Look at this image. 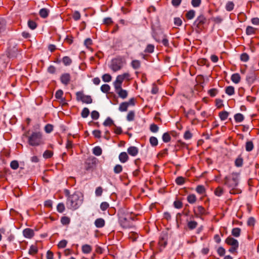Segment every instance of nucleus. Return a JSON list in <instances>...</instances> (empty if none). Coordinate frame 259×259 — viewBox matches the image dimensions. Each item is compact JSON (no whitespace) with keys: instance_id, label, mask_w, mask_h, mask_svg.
I'll return each mask as SVG.
<instances>
[{"instance_id":"f257e3e1","label":"nucleus","mask_w":259,"mask_h":259,"mask_svg":"<svg viewBox=\"0 0 259 259\" xmlns=\"http://www.w3.org/2000/svg\"><path fill=\"white\" fill-rule=\"evenodd\" d=\"M83 200L82 194L78 191L75 192L71 196L67 198L66 206L69 209L76 210L81 205Z\"/></svg>"},{"instance_id":"f03ea898","label":"nucleus","mask_w":259,"mask_h":259,"mask_svg":"<svg viewBox=\"0 0 259 259\" xmlns=\"http://www.w3.org/2000/svg\"><path fill=\"white\" fill-rule=\"evenodd\" d=\"M225 184L230 189V193L232 194H236L241 193L240 190L237 189L238 186V179L236 177L229 179L227 177L225 179Z\"/></svg>"},{"instance_id":"7ed1b4c3","label":"nucleus","mask_w":259,"mask_h":259,"mask_svg":"<svg viewBox=\"0 0 259 259\" xmlns=\"http://www.w3.org/2000/svg\"><path fill=\"white\" fill-rule=\"evenodd\" d=\"M28 143L32 146H36L43 143L42 135L40 132H33L28 137Z\"/></svg>"},{"instance_id":"20e7f679","label":"nucleus","mask_w":259,"mask_h":259,"mask_svg":"<svg viewBox=\"0 0 259 259\" xmlns=\"http://www.w3.org/2000/svg\"><path fill=\"white\" fill-rule=\"evenodd\" d=\"M124 64V61L122 58L118 57L111 60L110 65V69L114 72L120 70Z\"/></svg>"},{"instance_id":"39448f33","label":"nucleus","mask_w":259,"mask_h":259,"mask_svg":"<svg viewBox=\"0 0 259 259\" xmlns=\"http://www.w3.org/2000/svg\"><path fill=\"white\" fill-rule=\"evenodd\" d=\"M98 161V159L94 156L88 157L84 163L85 169L87 171H93L96 167Z\"/></svg>"},{"instance_id":"423d86ee","label":"nucleus","mask_w":259,"mask_h":259,"mask_svg":"<svg viewBox=\"0 0 259 259\" xmlns=\"http://www.w3.org/2000/svg\"><path fill=\"white\" fill-rule=\"evenodd\" d=\"M76 100L81 101L83 103L91 104L93 100L91 96L85 95L83 92H77L76 93Z\"/></svg>"},{"instance_id":"0eeeda50","label":"nucleus","mask_w":259,"mask_h":259,"mask_svg":"<svg viewBox=\"0 0 259 259\" xmlns=\"http://www.w3.org/2000/svg\"><path fill=\"white\" fill-rule=\"evenodd\" d=\"M133 219L131 217H125L124 216H120L119 218V223L120 226L124 228H128L132 226Z\"/></svg>"},{"instance_id":"6e6552de","label":"nucleus","mask_w":259,"mask_h":259,"mask_svg":"<svg viewBox=\"0 0 259 259\" xmlns=\"http://www.w3.org/2000/svg\"><path fill=\"white\" fill-rule=\"evenodd\" d=\"M161 35L162 36L160 37V36L157 35L156 32H154L152 34V36L157 42H161L163 46L168 47L169 46V41L166 36L162 33H161Z\"/></svg>"},{"instance_id":"1a4fd4ad","label":"nucleus","mask_w":259,"mask_h":259,"mask_svg":"<svg viewBox=\"0 0 259 259\" xmlns=\"http://www.w3.org/2000/svg\"><path fill=\"white\" fill-rule=\"evenodd\" d=\"M206 19L203 15L199 16L193 23V26L199 29H201L203 25L206 23Z\"/></svg>"},{"instance_id":"9d476101","label":"nucleus","mask_w":259,"mask_h":259,"mask_svg":"<svg viewBox=\"0 0 259 259\" xmlns=\"http://www.w3.org/2000/svg\"><path fill=\"white\" fill-rule=\"evenodd\" d=\"M168 234L167 231L162 232L159 237V244L161 247L164 248L167 245Z\"/></svg>"},{"instance_id":"9b49d317","label":"nucleus","mask_w":259,"mask_h":259,"mask_svg":"<svg viewBox=\"0 0 259 259\" xmlns=\"http://www.w3.org/2000/svg\"><path fill=\"white\" fill-rule=\"evenodd\" d=\"M71 76L69 73H63L60 76V81L64 85H68L70 81Z\"/></svg>"},{"instance_id":"f8f14e48","label":"nucleus","mask_w":259,"mask_h":259,"mask_svg":"<svg viewBox=\"0 0 259 259\" xmlns=\"http://www.w3.org/2000/svg\"><path fill=\"white\" fill-rule=\"evenodd\" d=\"M23 235L25 238L31 239L34 236V232L30 228H26L23 231Z\"/></svg>"},{"instance_id":"ddd939ff","label":"nucleus","mask_w":259,"mask_h":259,"mask_svg":"<svg viewBox=\"0 0 259 259\" xmlns=\"http://www.w3.org/2000/svg\"><path fill=\"white\" fill-rule=\"evenodd\" d=\"M194 212L196 218H199L200 215L205 214L206 211L203 206H198L196 209H194Z\"/></svg>"},{"instance_id":"4468645a","label":"nucleus","mask_w":259,"mask_h":259,"mask_svg":"<svg viewBox=\"0 0 259 259\" xmlns=\"http://www.w3.org/2000/svg\"><path fill=\"white\" fill-rule=\"evenodd\" d=\"M225 242L231 246L239 247V243L237 240L231 237H228L225 240Z\"/></svg>"},{"instance_id":"2eb2a0df","label":"nucleus","mask_w":259,"mask_h":259,"mask_svg":"<svg viewBox=\"0 0 259 259\" xmlns=\"http://www.w3.org/2000/svg\"><path fill=\"white\" fill-rule=\"evenodd\" d=\"M124 79L122 76L121 75H119L116 77L115 81L114 82V87L115 89H120L121 87V84L122 82L123 81Z\"/></svg>"},{"instance_id":"dca6fc26","label":"nucleus","mask_w":259,"mask_h":259,"mask_svg":"<svg viewBox=\"0 0 259 259\" xmlns=\"http://www.w3.org/2000/svg\"><path fill=\"white\" fill-rule=\"evenodd\" d=\"M116 93L118 94V96L122 98V99H125L128 95L127 92L122 89L120 87V89H115Z\"/></svg>"},{"instance_id":"f3484780","label":"nucleus","mask_w":259,"mask_h":259,"mask_svg":"<svg viewBox=\"0 0 259 259\" xmlns=\"http://www.w3.org/2000/svg\"><path fill=\"white\" fill-rule=\"evenodd\" d=\"M256 79V75L254 71H250L246 76V81L248 83L252 84Z\"/></svg>"},{"instance_id":"a211bd4d","label":"nucleus","mask_w":259,"mask_h":259,"mask_svg":"<svg viewBox=\"0 0 259 259\" xmlns=\"http://www.w3.org/2000/svg\"><path fill=\"white\" fill-rule=\"evenodd\" d=\"M127 153L132 156H136L139 153V149L137 147L130 146L127 149Z\"/></svg>"},{"instance_id":"6ab92c4d","label":"nucleus","mask_w":259,"mask_h":259,"mask_svg":"<svg viewBox=\"0 0 259 259\" xmlns=\"http://www.w3.org/2000/svg\"><path fill=\"white\" fill-rule=\"evenodd\" d=\"M95 226L98 228H101L105 226V222L102 218L97 219L94 222Z\"/></svg>"},{"instance_id":"aec40b11","label":"nucleus","mask_w":259,"mask_h":259,"mask_svg":"<svg viewBox=\"0 0 259 259\" xmlns=\"http://www.w3.org/2000/svg\"><path fill=\"white\" fill-rule=\"evenodd\" d=\"M119 159L121 163H125L128 160V156L125 152H122L119 155Z\"/></svg>"},{"instance_id":"412c9836","label":"nucleus","mask_w":259,"mask_h":259,"mask_svg":"<svg viewBox=\"0 0 259 259\" xmlns=\"http://www.w3.org/2000/svg\"><path fill=\"white\" fill-rule=\"evenodd\" d=\"M82 252L84 254H88L91 252L92 247L89 244H84L81 247Z\"/></svg>"},{"instance_id":"4be33fe9","label":"nucleus","mask_w":259,"mask_h":259,"mask_svg":"<svg viewBox=\"0 0 259 259\" xmlns=\"http://www.w3.org/2000/svg\"><path fill=\"white\" fill-rule=\"evenodd\" d=\"M50 11L47 8H42L39 10V15L42 18H47L49 14Z\"/></svg>"},{"instance_id":"5701e85b","label":"nucleus","mask_w":259,"mask_h":259,"mask_svg":"<svg viewBox=\"0 0 259 259\" xmlns=\"http://www.w3.org/2000/svg\"><path fill=\"white\" fill-rule=\"evenodd\" d=\"M231 79L234 83H238L240 81V76L238 73H234L232 75Z\"/></svg>"},{"instance_id":"b1692460","label":"nucleus","mask_w":259,"mask_h":259,"mask_svg":"<svg viewBox=\"0 0 259 259\" xmlns=\"http://www.w3.org/2000/svg\"><path fill=\"white\" fill-rule=\"evenodd\" d=\"M244 119L243 115L241 113H237L234 115V119L236 122L240 123Z\"/></svg>"},{"instance_id":"393cba45","label":"nucleus","mask_w":259,"mask_h":259,"mask_svg":"<svg viewBox=\"0 0 259 259\" xmlns=\"http://www.w3.org/2000/svg\"><path fill=\"white\" fill-rule=\"evenodd\" d=\"M93 153L96 156H100L102 153V150L100 146H96L93 149Z\"/></svg>"},{"instance_id":"a878e982","label":"nucleus","mask_w":259,"mask_h":259,"mask_svg":"<svg viewBox=\"0 0 259 259\" xmlns=\"http://www.w3.org/2000/svg\"><path fill=\"white\" fill-rule=\"evenodd\" d=\"M198 225V223L197 222L195 221H191L188 222L187 226L188 228L192 230L195 229Z\"/></svg>"},{"instance_id":"bb28decb","label":"nucleus","mask_w":259,"mask_h":259,"mask_svg":"<svg viewBox=\"0 0 259 259\" xmlns=\"http://www.w3.org/2000/svg\"><path fill=\"white\" fill-rule=\"evenodd\" d=\"M241 229L239 228H234L232 230L231 234L232 235L235 237H238L240 235Z\"/></svg>"},{"instance_id":"cd10ccee","label":"nucleus","mask_w":259,"mask_h":259,"mask_svg":"<svg viewBox=\"0 0 259 259\" xmlns=\"http://www.w3.org/2000/svg\"><path fill=\"white\" fill-rule=\"evenodd\" d=\"M128 107L126 102L121 103L119 106V110L121 112L126 111Z\"/></svg>"},{"instance_id":"c85d7f7f","label":"nucleus","mask_w":259,"mask_h":259,"mask_svg":"<svg viewBox=\"0 0 259 259\" xmlns=\"http://www.w3.org/2000/svg\"><path fill=\"white\" fill-rule=\"evenodd\" d=\"M131 65L134 69H138L141 66V62L138 60H134L132 61Z\"/></svg>"},{"instance_id":"c756f323","label":"nucleus","mask_w":259,"mask_h":259,"mask_svg":"<svg viewBox=\"0 0 259 259\" xmlns=\"http://www.w3.org/2000/svg\"><path fill=\"white\" fill-rule=\"evenodd\" d=\"M195 15V11L193 10L189 11L186 14V17L188 20L193 19Z\"/></svg>"},{"instance_id":"7c9ffc66","label":"nucleus","mask_w":259,"mask_h":259,"mask_svg":"<svg viewBox=\"0 0 259 259\" xmlns=\"http://www.w3.org/2000/svg\"><path fill=\"white\" fill-rule=\"evenodd\" d=\"M254 147V145L253 144V142L252 141H247L246 143L245 144V150L248 151L250 152L252 150L253 148Z\"/></svg>"},{"instance_id":"2f4dec72","label":"nucleus","mask_w":259,"mask_h":259,"mask_svg":"<svg viewBox=\"0 0 259 259\" xmlns=\"http://www.w3.org/2000/svg\"><path fill=\"white\" fill-rule=\"evenodd\" d=\"M234 4L233 2H228L226 5L225 8L227 11L230 12L234 9Z\"/></svg>"},{"instance_id":"473e14b6","label":"nucleus","mask_w":259,"mask_h":259,"mask_svg":"<svg viewBox=\"0 0 259 259\" xmlns=\"http://www.w3.org/2000/svg\"><path fill=\"white\" fill-rule=\"evenodd\" d=\"M63 92L62 90H58L55 93V98L57 99H61L62 101H65V98H63Z\"/></svg>"},{"instance_id":"72a5a7b5","label":"nucleus","mask_w":259,"mask_h":259,"mask_svg":"<svg viewBox=\"0 0 259 259\" xmlns=\"http://www.w3.org/2000/svg\"><path fill=\"white\" fill-rule=\"evenodd\" d=\"M243 159L241 156H238L235 161V164L237 167H241L243 165Z\"/></svg>"},{"instance_id":"f704fd0d","label":"nucleus","mask_w":259,"mask_h":259,"mask_svg":"<svg viewBox=\"0 0 259 259\" xmlns=\"http://www.w3.org/2000/svg\"><path fill=\"white\" fill-rule=\"evenodd\" d=\"M187 200L191 204L194 203L196 201V197L194 194L189 195L187 197Z\"/></svg>"},{"instance_id":"c9c22d12","label":"nucleus","mask_w":259,"mask_h":259,"mask_svg":"<svg viewBox=\"0 0 259 259\" xmlns=\"http://www.w3.org/2000/svg\"><path fill=\"white\" fill-rule=\"evenodd\" d=\"M225 92L227 95L229 96L233 95L235 93L234 88L232 86H228L226 87L225 89Z\"/></svg>"},{"instance_id":"e433bc0d","label":"nucleus","mask_w":259,"mask_h":259,"mask_svg":"<svg viewBox=\"0 0 259 259\" xmlns=\"http://www.w3.org/2000/svg\"><path fill=\"white\" fill-rule=\"evenodd\" d=\"M62 62L65 66H69L72 63V60L68 56H65L62 59Z\"/></svg>"},{"instance_id":"4c0bfd02","label":"nucleus","mask_w":259,"mask_h":259,"mask_svg":"<svg viewBox=\"0 0 259 259\" xmlns=\"http://www.w3.org/2000/svg\"><path fill=\"white\" fill-rule=\"evenodd\" d=\"M162 139L164 143H168L171 140V137L168 133L166 132L163 134Z\"/></svg>"},{"instance_id":"58836bf2","label":"nucleus","mask_w":259,"mask_h":259,"mask_svg":"<svg viewBox=\"0 0 259 259\" xmlns=\"http://www.w3.org/2000/svg\"><path fill=\"white\" fill-rule=\"evenodd\" d=\"M229 116V113L226 111L220 112L219 117L221 120H225Z\"/></svg>"},{"instance_id":"ea45409f","label":"nucleus","mask_w":259,"mask_h":259,"mask_svg":"<svg viewBox=\"0 0 259 259\" xmlns=\"http://www.w3.org/2000/svg\"><path fill=\"white\" fill-rule=\"evenodd\" d=\"M103 125L105 126H111V125H115L113 120L110 117H107L103 122Z\"/></svg>"},{"instance_id":"a19ab883","label":"nucleus","mask_w":259,"mask_h":259,"mask_svg":"<svg viewBox=\"0 0 259 259\" xmlns=\"http://www.w3.org/2000/svg\"><path fill=\"white\" fill-rule=\"evenodd\" d=\"M149 142L151 145L153 147L156 146L158 145V140L155 137H151L149 139Z\"/></svg>"},{"instance_id":"79ce46f5","label":"nucleus","mask_w":259,"mask_h":259,"mask_svg":"<svg viewBox=\"0 0 259 259\" xmlns=\"http://www.w3.org/2000/svg\"><path fill=\"white\" fill-rule=\"evenodd\" d=\"M196 192L199 194H203L205 193V189L202 185H198L196 188Z\"/></svg>"},{"instance_id":"37998d69","label":"nucleus","mask_w":259,"mask_h":259,"mask_svg":"<svg viewBox=\"0 0 259 259\" xmlns=\"http://www.w3.org/2000/svg\"><path fill=\"white\" fill-rule=\"evenodd\" d=\"M89 114H90L89 109L87 107H84L81 111V116L82 118H87L89 116Z\"/></svg>"},{"instance_id":"c03bdc74","label":"nucleus","mask_w":259,"mask_h":259,"mask_svg":"<svg viewBox=\"0 0 259 259\" xmlns=\"http://www.w3.org/2000/svg\"><path fill=\"white\" fill-rule=\"evenodd\" d=\"M135 118V112L134 111H130L127 116H126V119L128 121H132L134 120Z\"/></svg>"},{"instance_id":"a18cd8bd","label":"nucleus","mask_w":259,"mask_h":259,"mask_svg":"<svg viewBox=\"0 0 259 259\" xmlns=\"http://www.w3.org/2000/svg\"><path fill=\"white\" fill-rule=\"evenodd\" d=\"M154 46L151 44H149L147 46L145 52L148 53H152L154 52Z\"/></svg>"},{"instance_id":"49530a36","label":"nucleus","mask_w":259,"mask_h":259,"mask_svg":"<svg viewBox=\"0 0 259 259\" xmlns=\"http://www.w3.org/2000/svg\"><path fill=\"white\" fill-rule=\"evenodd\" d=\"M176 183L178 185H182L185 183V180L183 177H178L176 179Z\"/></svg>"},{"instance_id":"de8ad7c7","label":"nucleus","mask_w":259,"mask_h":259,"mask_svg":"<svg viewBox=\"0 0 259 259\" xmlns=\"http://www.w3.org/2000/svg\"><path fill=\"white\" fill-rule=\"evenodd\" d=\"M255 28L252 26H247L246 29V33L247 35H251L255 33Z\"/></svg>"},{"instance_id":"09e8293b","label":"nucleus","mask_w":259,"mask_h":259,"mask_svg":"<svg viewBox=\"0 0 259 259\" xmlns=\"http://www.w3.org/2000/svg\"><path fill=\"white\" fill-rule=\"evenodd\" d=\"M53 155V152L52 151L46 150L44 152L43 154V157L46 158H50Z\"/></svg>"},{"instance_id":"8fccbe9b","label":"nucleus","mask_w":259,"mask_h":259,"mask_svg":"<svg viewBox=\"0 0 259 259\" xmlns=\"http://www.w3.org/2000/svg\"><path fill=\"white\" fill-rule=\"evenodd\" d=\"M110 90V86L107 84H104L101 87V90L104 93H108Z\"/></svg>"},{"instance_id":"3c124183","label":"nucleus","mask_w":259,"mask_h":259,"mask_svg":"<svg viewBox=\"0 0 259 259\" xmlns=\"http://www.w3.org/2000/svg\"><path fill=\"white\" fill-rule=\"evenodd\" d=\"M70 220L67 217H63L61 219V223L64 225H68L70 223Z\"/></svg>"},{"instance_id":"603ef678","label":"nucleus","mask_w":259,"mask_h":259,"mask_svg":"<svg viewBox=\"0 0 259 259\" xmlns=\"http://www.w3.org/2000/svg\"><path fill=\"white\" fill-rule=\"evenodd\" d=\"M114 172L115 174H120L122 170V167L120 164H116L113 169Z\"/></svg>"},{"instance_id":"864d4df0","label":"nucleus","mask_w":259,"mask_h":259,"mask_svg":"<svg viewBox=\"0 0 259 259\" xmlns=\"http://www.w3.org/2000/svg\"><path fill=\"white\" fill-rule=\"evenodd\" d=\"M174 206L177 209L181 208L183 206V203L181 201L177 200L174 202Z\"/></svg>"},{"instance_id":"5fc2aeb1","label":"nucleus","mask_w":259,"mask_h":259,"mask_svg":"<svg viewBox=\"0 0 259 259\" xmlns=\"http://www.w3.org/2000/svg\"><path fill=\"white\" fill-rule=\"evenodd\" d=\"M65 207L64 203H59L57 206V211L59 212L62 213L65 210Z\"/></svg>"},{"instance_id":"6e6d98bb","label":"nucleus","mask_w":259,"mask_h":259,"mask_svg":"<svg viewBox=\"0 0 259 259\" xmlns=\"http://www.w3.org/2000/svg\"><path fill=\"white\" fill-rule=\"evenodd\" d=\"M10 167L13 169H17L19 167V163L17 160H13L10 163Z\"/></svg>"},{"instance_id":"4d7b16f0","label":"nucleus","mask_w":259,"mask_h":259,"mask_svg":"<svg viewBox=\"0 0 259 259\" xmlns=\"http://www.w3.org/2000/svg\"><path fill=\"white\" fill-rule=\"evenodd\" d=\"M224 191L222 188L218 187L214 191V194L217 196H221L223 194Z\"/></svg>"},{"instance_id":"13d9d810","label":"nucleus","mask_w":259,"mask_h":259,"mask_svg":"<svg viewBox=\"0 0 259 259\" xmlns=\"http://www.w3.org/2000/svg\"><path fill=\"white\" fill-rule=\"evenodd\" d=\"M17 52V49L16 48H14L13 51L11 52V51H9L8 52V56L9 58L15 57L16 56V53Z\"/></svg>"},{"instance_id":"bf43d9fd","label":"nucleus","mask_w":259,"mask_h":259,"mask_svg":"<svg viewBox=\"0 0 259 259\" xmlns=\"http://www.w3.org/2000/svg\"><path fill=\"white\" fill-rule=\"evenodd\" d=\"M150 130L152 133H156L159 130V127L157 126V125L153 123L150 125Z\"/></svg>"},{"instance_id":"052dcab7","label":"nucleus","mask_w":259,"mask_h":259,"mask_svg":"<svg viewBox=\"0 0 259 259\" xmlns=\"http://www.w3.org/2000/svg\"><path fill=\"white\" fill-rule=\"evenodd\" d=\"M111 78V76L109 74H105L102 76V79L104 82H110Z\"/></svg>"},{"instance_id":"680f3d73","label":"nucleus","mask_w":259,"mask_h":259,"mask_svg":"<svg viewBox=\"0 0 259 259\" xmlns=\"http://www.w3.org/2000/svg\"><path fill=\"white\" fill-rule=\"evenodd\" d=\"M109 207V204L107 202H103L100 204V208L102 211L106 210Z\"/></svg>"},{"instance_id":"e2e57ef3","label":"nucleus","mask_w":259,"mask_h":259,"mask_svg":"<svg viewBox=\"0 0 259 259\" xmlns=\"http://www.w3.org/2000/svg\"><path fill=\"white\" fill-rule=\"evenodd\" d=\"M37 248L34 245H31L29 250V253L31 254H34L37 252Z\"/></svg>"},{"instance_id":"0e129e2a","label":"nucleus","mask_w":259,"mask_h":259,"mask_svg":"<svg viewBox=\"0 0 259 259\" xmlns=\"http://www.w3.org/2000/svg\"><path fill=\"white\" fill-rule=\"evenodd\" d=\"M99 113L96 110H94L91 112V117L94 120L98 119L99 117Z\"/></svg>"},{"instance_id":"69168bd1","label":"nucleus","mask_w":259,"mask_h":259,"mask_svg":"<svg viewBox=\"0 0 259 259\" xmlns=\"http://www.w3.org/2000/svg\"><path fill=\"white\" fill-rule=\"evenodd\" d=\"M255 220L254 218L250 217L248 218L247 224L248 226H254L255 224Z\"/></svg>"},{"instance_id":"338daca9","label":"nucleus","mask_w":259,"mask_h":259,"mask_svg":"<svg viewBox=\"0 0 259 259\" xmlns=\"http://www.w3.org/2000/svg\"><path fill=\"white\" fill-rule=\"evenodd\" d=\"M72 18L75 21L79 20L80 18V13L77 11H75L73 14Z\"/></svg>"},{"instance_id":"774afa93","label":"nucleus","mask_w":259,"mask_h":259,"mask_svg":"<svg viewBox=\"0 0 259 259\" xmlns=\"http://www.w3.org/2000/svg\"><path fill=\"white\" fill-rule=\"evenodd\" d=\"M53 130V126L50 124H47L45 127V131L47 133H50Z\"/></svg>"}]
</instances>
